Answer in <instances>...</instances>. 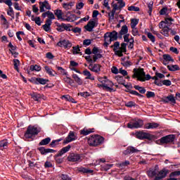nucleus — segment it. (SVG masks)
Here are the masks:
<instances>
[{"label":"nucleus","mask_w":180,"mask_h":180,"mask_svg":"<svg viewBox=\"0 0 180 180\" xmlns=\"http://www.w3.org/2000/svg\"><path fill=\"white\" fill-rule=\"evenodd\" d=\"M107 33H108V34H109V36L110 37V39L112 41H116V40H117V38L119 37L117 32L113 30L111 32H107Z\"/></svg>","instance_id":"5701e85b"},{"label":"nucleus","mask_w":180,"mask_h":180,"mask_svg":"<svg viewBox=\"0 0 180 180\" xmlns=\"http://www.w3.org/2000/svg\"><path fill=\"white\" fill-rule=\"evenodd\" d=\"M163 59L165 61H172V63H174V59L170 56L169 54H164Z\"/></svg>","instance_id":"37998d69"},{"label":"nucleus","mask_w":180,"mask_h":180,"mask_svg":"<svg viewBox=\"0 0 180 180\" xmlns=\"http://www.w3.org/2000/svg\"><path fill=\"white\" fill-rule=\"evenodd\" d=\"M63 81L64 82H65L66 84H68L69 85H72V84H74V80H72L71 77H65L63 78Z\"/></svg>","instance_id":"4c0bfd02"},{"label":"nucleus","mask_w":180,"mask_h":180,"mask_svg":"<svg viewBox=\"0 0 180 180\" xmlns=\"http://www.w3.org/2000/svg\"><path fill=\"white\" fill-rule=\"evenodd\" d=\"M130 165V161L129 160H125L124 162H122L121 163H118L117 165V167L118 168H121V169H123L125 167H129Z\"/></svg>","instance_id":"c756f323"},{"label":"nucleus","mask_w":180,"mask_h":180,"mask_svg":"<svg viewBox=\"0 0 180 180\" xmlns=\"http://www.w3.org/2000/svg\"><path fill=\"white\" fill-rule=\"evenodd\" d=\"M75 140V134L73 131H70L66 137V139L63 141V144H68V143H71V141H74Z\"/></svg>","instance_id":"dca6fc26"},{"label":"nucleus","mask_w":180,"mask_h":180,"mask_svg":"<svg viewBox=\"0 0 180 180\" xmlns=\"http://www.w3.org/2000/svg\"><path fill=\"white\" fill-rule=\"evenodd\" d=\"M134 89H136V91H139L140 94H146V89L143 86H140L139 85H135L134 86Z\"/></svg>","instance_id":"f704fd0d"},{"label":"nucleus","mask_w":180,"mask_h":180,"mask_svg":"<svg viewBox=\"0 0 180 180\" xmlns=\"http://www.w3.org/2000/svg\"><path fill=\"white\" fill-rule=\"evenodd\" d=\"M103 141H105V138L99 135L92 136L88 139V143L89 144V146H91L93 147H96L97 146H101V144H103Z\"/></svg>","instance_id":"7ed1b4c3"},{"label":"nucleus","mask_w":180,"mask_h":180,"mask_svg":"<svg viewBox=\"0 0 180 180\" xmlns=\"http://www.w3.org/2000/svg\"><path fill=\"white\" fill-rule=\"evenodd\" d=\"M144 122L141 120H133L127 124V127L129 129H140L143 127Z\"/></svg>","instance_id":"39448f33"},{"label":"nucleus","mask_w":180,"mask_h":180,"mask_svg":"<svg viewBox=\"0 0 180 180\" xmlns=\"http://www.w3.org/2000/svg\"><path fill=\"white\" fill-rule=\"evenodd\" d=\"M134 75L132 76L133 78H137L138 81H141V82H144L145 81H148L151 79V75H146L144 72V69L139 68V69H134Z\"/></svg>","instance_id":"f03ea898"},{"label":"nucleus","mask_w":180,"mask_h":180,"mask_svg":"<svg viewBox=\"0 0 180 180\" xmlns=\"http://www.w3.org/2000/svg\"><path fill=\"white\" fill-rule=\"evenodd\" d=\"M68 161H70V162H81L82 159H81V155L72 153L68 155Z\"/></svg>","instance_id":"0eeeda50"},{"label":"nucleus","mask_w":180,"mask_h":180,"mask_svg":"<svg viewBox=\"0 0 180 180\" xmlns=\"http://www.w3.org/2000/svg\"><path fill=\"white\" fill-rule=\"evenodd\" d=\"M51 20H46L45 25H42V27L45 32H49L51 26Z\"/></svg>","instance_id":"a878e982"},{"label":"nucleus","mask_w":180,"mask_h":180,"mask_svg":"<svg viewBox=\"0 0 180 180\" xmlns=\"http://www.w3.org/2000/svg\"><path fill=\"white\" fill-rule=\"evenodd\" d=\"M125 106H127V108H133V106H136V103H134V101H128L125 103Z\"/></svg>","instance_id":"bf43d9fd"},{"label":"nucleus","mask_w":180,"mask_h":180,"mask_svg":"<svg viewBox=\"0 0 180 180\" xmlns=\"http://www.w3.org/2000/svg\"><path fill=\"white\" fill-rule=\"evenodd\" d=\"M50 141H51L50 137L46 138L39 142V146H47V144H49Z\"/></svg>","instance_id":"7c9ffc66"},{"label":"nucleus","mask_w":180,"mask_h":180,"mask_svg":"<svg viewBox=\"0 0 180 180\" xmlns=\"http://www.w3.org/2000/svg\"><path fill=\"white\" fill-rule=\"evenodd\" d=\"M54 13L56 15V16L58 18V20H62L63 19V11L61 10H55Z\"/></svg>","instance_id":"2f4dec72"},{"label":"nucleus","mask_w":180,"mask_h":180,"mask_svg":"<svg viewBox=\"0 0 180 180\" xmlns=\"http://www.w3.org/2000/svg\"><path fill=\"white\" fill-rule=\"evenodd\" d=\"M57 26V28H56V30L58 32H64V23H57L56 25Z\"/></svg>","instance_id":"49530a36"},{"label":"nucleus","mask_w":180,"mask_h":180,"mask_svg":"<svg viewBox=\"0 0 180 180\" xmlns=\"http://www.w3.org/2000/svg\"><path fill=\"white\" fill-rule=\"evenodd\" d=\"M30 82L33 84H35L36 85H39V84L41 85H46L47 82H49V79L41 77H34L31 79Z\"/></svg>","instance_id":"1a4fd4ad"},{"label":"nucleus","mask_w":180,"mask_h":180,"mask_svg":"<svg viewBox=\"0 0 180 180\" xmlns=\"http://www.w3.org/2000/svg\"><path fill=\"white\" fill-rule=\"evenodd\" d=\"M147 36L150 39V41H152V43L155 42V37H154L151 32H148Z\"/></svg>","instance_id":"603ef678"},{"label":"nucleus","mask_w":180,"mask_h":180,"mask_svg":"<svg viewBox=\"0 0 180 180\" xmlns=\"http://www.w3.org/2000/svg\"><path fill=\"white\" fill-rule=\"evenodd\" d=\"M60 178L61 179V180H72L68 174H63L60 176Z\"/></svg>","instance_id":"5fc2aeb1"},{"label":"nucleus","mask_w":180,"mask_h":180,"mask_svg":"<svg viewBox=\"0 0 180 180\" xmlns=\"http://www.w3.org/2000/svg\"><path fill=\"white\" fill-rule=\"evenodd\" d=\"M115 79L117 81L118 84H120L121 85H124L125 88H127V85L124 84V82H126L124 77H123L122 76L118 75L115 77Z\"/></svg>","instance_id":"cd10ccee"},{"label":"nucleus","mask_w":180,"mask_h":180,"mask_svg":"<svg viewBox=\"0 0 180 180\" xmlns=\"http://www.w3.org/2000/svg\"><path fill=\"white\" fill-rule=\"evenodd\" d=\"M112 86H113V82H112V81L106 79L105 82H104L103 89H105L106 91H108L109 92H112V91H113V89L111 88Z\"/></svg>","instance_id":"4468645a"},{"label":"nucleus","mask_w":180,"mask_h":180,"mask_svg":"<svg viewBox=\"0 0 180 180\" xmlns=\"http://www.w3.org/2000/svg\"><path fill=\"white\" fill-rule=\"evenodd\" d=\"M127 33H129V28L127 27V25H124L121 27V30L118 34V37L122 39L123 35L127 34Z\"/></svg>","instance_id":"6ab92c4d"},{"label":"nucleus","mask_w":180,"mask_h":180,"mask_svg":"<svg viewBox=\"0 0 180 180\" xmlns=\"http://www.w3.org/2000/svg\"><path fill=\"white\" fill-rule=\"evenodd\" d=\"M172 22H174V19H172V18H167L165 20V23L167 27L171 26V25H172Z\"/></svg>","instance_id":"ea45409f"},{"label":"nucleus","mask_w":180,"mask_h":180,"mask_svg":"<svg viewBox=\"0 0 180 180\" xmlns=\"http://www.w3.org/2000/svg\"><path fill=\"white\" fill-rule=\"evenodd\" d=\"M168 174V170L163 169L159 172V174L157 176L155 177L154 180H161L164 179L165 176H167V174Z\"/></svg>","instance_id":"2eb2a0df"},{"label":"nucleus","mask_w":180,"mask_h":180,"mask_svg":"<svg viewBox=\"0 0 180 180\" xmlns=\"http://www.w3.org/2000/svg\"><path fill=\"white\" fill-rule=\"evenodd\" d=\"M61 141V139H57V140H53L51 141V143L49 144L50 147L54 148L56 146H58V143Z\"/></svg>","instance_id":"a18cd8bd"},{"label":"nucleus","mask_w":180,"mask_h":180,"mask_svg":"<svg viewBox=\"0 0 180 180\" xmlns=\"http://www.w3.org/2000/svg\"><path fill=\"white\" fill-rule=\"evenodd\" d=\"M10 6L8 5L9 10L7 11V15H8V16H11L12 19H15V12L13 11V8H12V0H10Z\"/></svg>","instance_id":"412c9836"},{"label":"nucleus","mask_w":180,"mask_h":180,"mask_svg":"<svg viewBox=\"0 0 180 180\" xmlns=\"http://www.w3.org/2000/svg\"><path fill=\"white\" fill-rule=\"evenodd\" d=\"M72 25L71 24H65L64 23V31L66 30L67 32H71Z\"/></svg>","instance_id":"864d4df0"},{"label":"nucleus","mask_w":180,"mask_h":180,"mask_svg":"<svg viewBox=\"0 0 180 180\" xmlns=\"http://www.w3.org/2000/svg\"><path fill=\"white\" fill-rule=\"evenodd\" d=\"M71 32H73V33H81L82 30L81 28L76 27L75 28H72Z\"/></svg>","instance_id":"338daca9"},{"label":"nucleus","mask_w":180,"mask_h":180,"mask_svg":"<svg viewBox=\"0 0 180 180\" xmlns=\"http://www.w3.org/2000/svg\"><path fill=\"white\" fill-rule=\"evenodd\" d=\"M72 78L75 79V82L78 84V85H82V79L78 77V75L77 74H73L72 75Z\"/></svg>","instance_id":"72a5a7b5"},{"label":"nucleus","mask_w":180,"mask_h":180,"mask_svg":"<svg viewBox=\"0 0 180 180\" xmlns=\"http://www.w3.org/2000/svg\"><path fill=\"white\" fill-rule=\"evenodd\" d=\"M31 97L32 98V99H34V101L39 102V101H40V99H41V98H43V95L37 94V93H33L31 94Z\"/></svg>","instance_id":"c85d7f7f"},{"label":"nucleus","mask_w":180,"mask_h":180,"mask_svg":"<svg viewBox=\"0 0 180 180\" xmlns=\"http://www.w3.org/2000/svg\"><path fill=\"white\" fill-rule=\"evenodd\" d=\"M72 6H74V3L70 2V3H64L63 4V8L64 9H65L66 11H68L70 9H71V8H72Z\"/></svg>","instance_id":"e433bc0d"},{"label":"nucleus","mask_w":180,"mask_h":180,"mask_svg":"<svg viewBox=\"0 0 180 180\" xmlns=\"http://www.w3.org/2000/svg\"><path fill=\"white\" fill-rule=\"evenodd\" d=\"M62 98L65 99L66 101H68V102H72V103H77V101H75V100L70 95L63 96Z\"/></svg>","instance_id":"c9c22d12"},{"label":"nucleus","mask_w":180,"mask_h":180,"mask_svg":"<svg viewBox=\"0 0 180 180\" xmlns=\"http://www.w3.org/2000/svg\"><path fill=\"white\" fill-rule=\"evenodd\" d=\"M111 49H113V51L115 56L118 57H123V53L127 51V44L123 42L120 45V42L115 41L113 45H112Z\"/></svg>","instance_id":"f257e3e1"},{"label":"nucleus","mask_w":180,"mask_h":180,"mask_svg":"<svg viewBox=\"0 0 180 180\" xmlns=\"http://www.w3.org/2000/svg\"><path fill=\"white\" fill-rule=\"evenodd\" d=\"M122 65H123V67H130V65H132L131 62L127 60V61H124L121 63Z\"/></svg>","instance_id":"e2e57ef3"},{"label":"nucleus","mask_w":180,"mask_h":180,"mask_svg":"<svg viewBox=\"0 0 180 180\" xmlns=\"http://www.w3.org/2000/svg\"><path fill=\"white\" fill-rule=\"evenodd\" d=\"M70 149L71 145H68V146L63 148L58 153V157H61V155L65 154V153H68V151H70Z\"/></svg>","instance_id":"4be33fe9"},{"label":"nucleus","mask_w":180,"mask_h":180,"mask_svg":"<svg viewBox=\"0 0 180 180\" xmlns=\"http://www.w3.org/2000/svg\"><path fill=\"white\" fill-rule=\"evenodd\" d=\"M40 131H41V128L30 125L25 133V139H32L33 136H37Z\"/></svg>","instance_id":"20e7f679"},{"label":"nucleus","mask_w":180,"mask_h":180,"mask_svg":"<svg viewBox=\"0 0 180 180\" xmlns=\"http://www.w3.org/2000/svg\"><path fill=\"white\" fill-rule=\"evenodd\" d=\"M72 18H75V15L72 14L70 16H67V18H62L63 21L65 22H74V20H72Z\"/></svg>","instance_id":"79ce46f5"},{"label":"nucleus","mask_w":180,"mask_h":180,"mask_svg":"<svg viewBox=\"0 0 180 180\" xmlns=\"http://www.w3.org/2000/svg\"><path fill=\"white\" fill-rule=\"evenodd\" d=\"M30 71H40L41 70V67L38 65H32L30 68Z\"/></svg>","instance_id":"58836bf2"},{"label":"nucleus","mask_w":180,"mask_h":180,"mask_svg":"<svg viewBox=\"0 0 180 180\" xmlns=\"http://www.w3.org/2000/svg\"><path fill=\"white\" fill-rule=\"evenodd\" d=\"M57 46H58V47H64L65 49H71L72 44L68 40H63L58 42Z\"/></svg>","instance_id":"f8f14e48"},{"label":"nucleus","mask_w":180,"mask_h":180,"mask_svg":"<svg viewBox=\"0 0 180 180\" xmlns=\"http://www.w3.org/2000/svg\"><path fill=\"white\" fill-rule=\"evenodd\" d=\"M44 8L48 11H50L51 9V6L50 5V4H49V1H44V2H39V11L41 12V13H43V12H44Z\"/></svg>","instance_id":"9b49d317"},{"label":"nucleus","mask_w":180,"mask_h":180,"mask_svg":"<svg viewBox=\"0 0 180 180\" xmlns=\"http://www.w3.org/2000/svg\"><path fill=\"white\" fill-rule=\"evenodd\" d=\"M81 49H79V46H73V54H81Z\"/></svg>","instance_id":"3c124183"},{"label":"nucleus","mask_w":180,"mask_h":180,"mask_svg":"<svg viewBox=\"0 0 180 180\" xmlns=\"http://www.w3.org/2000/svg\"><path fill=\"white\" fill-rule=\"evenodd\" d=\"M78 172H80L81 174H94V170L89 169L88 168H85L84 167H80L77 169Z\"/></svg>","instance_id":"aec40b11"},{"label":"nucleus","mask_w":180,"mask_h":180,"mask_svg":"<svg viewBox=\"0 0 180 180\" xmlns=\"http://www.w3.org/2000/svg\"><path fill=\"white\" fill-rule=\"evenodd\" d=\"M159 141L161 144H171L175 141V135L169 134L165 136H162Z\"/></svg>","instance_id":"423d86ee"},{"label":"nucleus","mask_w":180,"mask_h":180,"mask_svg":"<svg viewBox=\"0 0 180 180\" xmlns=\"http://www.w3.org/2000/svg\"><path fill=\"white\" fill-rule=\"evenodd\" d=\"M96 26V22L94 20H90L87 25L84 26V29L87 32H93L94 28Z\"/></svg>","instance_id":"ddd939ff"},{"label":"nucleus","mask_w":180,"mask_h":180,"mask_svg":"<svg viewBox=\"0 0 180 180\" xmlns=\"http://www.w3.org/2000/svg\"><path fill=\"white\" fill-rule=\"evenodd\" d=\"M94 129H86L84 128L80 131V134H82L83 136H88V134H91V133H94Z\"/></svg>","instance_id":"393cba45"},{"label":"nucleus","mask_w":180,"mask_h":180,"mask_svg":"<svg viewBox=\"0 0 180 180\" xmlns=\"http://www.w3.org/2000/svg\"><path fill=\"white\" fill-rule=\"evenodd\" d=\"M58 71H60L61 74H63V75H67V72L64 70V68H63L62 67L60 66H57L56 67Z\"/></svg>","instance_id":"680f3d73"},{"label":"nucleus","mask_w":180,"mask_h":180,"mask_svg":"<svg viewBox=\"0 0 180 180\" xmlns=\"http://www.w3.org/2000/svg\"><path fill=\"white\" fill-rule=\"evenodd\" d=\"M137 25H139V20L137 19L133 18L131 20V29H134V27H136V26H137Z\"/></svg>","instance_id":"a19ab883"},{"label":"nucleus","mask_w":180,"mask_h":180,"mask_svg":"<svg viewBox=\"0 0 180 180\" xmlns=\"http://www.w3.org/2000/svg\"><path fill=\"white\" fill-rule=\"evenodd\" d=\"M146 98H148V99H150V98H155V93L153 91H147Z\"/></svg>","instance_id":"4d7b16f0"},{"label":"nucleus","mask_w":180,"mask_h":180,"mask_svg":"<svg viewBox=\"0 0 180 180\" xmlns=\"http://www.w3.org/2000/svg\"><path fill=\"white\" fill-rule=\"evenodd\" d=\"M48 18L49 20L56 19V17L54 16V14L51 13V11H48Z\"/></svg>","instance_id":"0e129e2a"},{"label":"nucleus","mask_w":180,"mask_h":180,"mask_svg":"<svg viewBox=\"0 0 180 180\" xmlns=\"http://www.w3.org/2000/svg\"><path fill=\"white\" fill-rule=\"evenodd\" d=\"M136 139H139V140H151V134L143 132V131H138L136 132Z\"/></svg>","instance_id":"6e6552de"},{"label":"nucleus","mask_w":180,"mask_h":180,"mask_svg":"<svg viewBox=\"0 0 180 180\" xmlns=\"http://www.w3.org/2000/svg\"><path fill=\"white\" fill-rule=\"evenodd\" d=\"M134 153H139V150L133 146H129L127 150H124L123 154L124 155H129V154H133Z\"/></svg>","instance_id":"a211bd4d"},{"label":"nucleus","mask_w":180,"mask_h":180,"mask_svg":"<svg viewBox=\"0 0 180 180\" xmlns=\"http://www.w3.org/2000/svg\"><path fill=\"white\" fill-rule=\"evenodd\" d=\"M98 58H102V54L101 53L94 54V56H93V62L96 63V60H98Z\"/></svg>","instance_id":"6e6d98bb"},{"label":"nucleus","mask_w":180,"mask_h":180,"mask_svg":"<svg viewBox=\"0 0 180 180\" xmlns=\"http://www.w3.org/2000/svg\"><path fill=\"white\" fill-rule=\"evenodd\" d=\"M83 75L86 77V79H91V81H95V77L92 76L91 72L86 70L83 71Z\"/></svg>","instance_id":"b1692460"},{"label":"nucleus","mask_w":180,"mask_h":180,"mask_svg":"<svg viewBox=\"0 0 180 180\" xmlns=\"http://www.w3.org/2000/svg\"><path fill=\"white\" fill-rule=\"evenodd\" d=\"M90 44H92V39H84L83 41V46H90Z\"/></svg>","instance_id":"13d9d810"},{"label":"nucleus","mask_w":180,"mask_h":180,"mask_svg":"<svg viewBox=\"0 0 180 180\" xmlns=\"http://www.w3.org/2000/svg\"><path fill=\"white\" fill-rule=\"evenodd\" d=\"M0 147L1 148L8 147V141L5 140L0 141Z\"/></svg>","instance_id":"69168bd1"},{"label":"nucleus","mask_w":180,"mask_h":180,"mask_svg":"<svg viewBox=\"0 0 180 180\" xmlns=\"http://www.w3.org/2000/svg\"><path fill=\"white\" fill-rule=\"evenodd\" d=\"M44 69L46 71L47 74H49V75H51V77H54V74H53V70H51L50 67L45 66Z\"/></svg>","instance_id":"09e8293b"},{"label":"nucleus","mask_w":180,"mask_h":180,"mask_svg":"<svg viewBox=\"0 0 180 180\" xmlns=\"http://www.w3.org/2000/svg\"><path fill=\"white\" fill-rule=\"evenodd\" d=\"M167 69L169 70V71L172 72L179 71L180 70L179 66H178V65H172V66L167 65Z\"/></svg>","instance_id":"473e14b6"},{"label":"nucleus","mask_w":180,"mask_h":180,"mask_svg":"<svg viewBox=\"0 0 180 180\" xmlns=\"http://www.w3.org/2000/svg\"><path fill=\"white\" fill-rule=\"evenodd\" d=\"M128 11H134V12H139L140 11V8L134 6H131L128 7Z\"/></svg>","instance_id":"8fccbe9b"},{"label":"nucleus","mask_w":180,"mask_h":180,"mask_svg":"<svg viewBox=\"0 0 180 180\" xmlns=\"http://www.w3.org/2000/svg\"><path fill=\"white\" fill-rule=\"evenodd\" d=\"M162 84L163 85H165L166 86H171V80L169 79H165L162 82Z\"/></svg>","instance_id":"052dcab7"},{"label":"nucleus","mask_w":180,"mask_h":180,"mask_svg":"<svg viewBox=\"0 0 180 180\" xmlns=\"http://www.w3.org/2000/svg\"><path fill=\"white\" fill-rule=\"evenodd\" d=\"M14 68L16 71H19V64H20V61L18 59H13Z\"/></svg>","instance_id":"c03bdc74"},{"label":"nucleus","mask_w":180,"mask_h":180,"mask_svg":"<svg viewBox=\"0 0 180 180\" xmlns=\"http://www.w3.org/2000/svg\"><path fill=\"white\" fill-rule=\"evenodd\" d=\"M180 175V170L179 171H175L170 174V176H179Z\"/></svg>","instance_id":"774afa93"},{"label":"nucleus","mask_w":180,"mask_h":180,"mask_svg":"<svg viewBox=\"0 0 180 180\" xmlns=\"http://www.w3.org/2000/svg\"><path fill=\"white\" fill-rule=\"evenodd\" d=\"M104 40L105 42H108V43H112V41H113L111 39H110V37L109 35V33L106 32L105 34H104Z\"/></svg>","instance_id":"de8ad7c7"},{"label":"nucleus","mask_w":180,"mask_h":180,"mask_svg":"<svg viewBox=\"0 0 180 180\" xmlns=\"http://www.w3.org/2000/svg\"><path fill=\"white\" fill-rule=\"evenodd\" d=\"M159 126L160 124L158 123L150 122L145 124V129H157V127H158Z\"/></svg>","instance_id":"bb28decb"},{"label":"nucleus","mask_w":180,"mask_h":180,"mask_svg":"<svg viewBox=\"0 0 180 180\" xmlns=\"http://www.w3.org/2000/svg\"><path fill=\"white\" fill-rule=\"evenodd\" d=\"M162 102H163V103H173V105H175V103H176V100H175V97L174 96V95L170 94L167 96H164L162 98Z\"/></svg>","instance_id":"9d476101"},{"label":"nucleus","mask_w":180,"mask_h":180,"mask_svg":"<svg viewBox=\"0 0 180 180\" xmlns=\"http://www.w3.org/2000/svg\"><path fill=\"white\" fill-rule=\"evenodd\" d=\"M101 65L98 64H94L93 65H89V70L91 71H93V72H96V74H99L101 72Z\"/></svg>","instance_id":"f3484780"}]
</instances>
